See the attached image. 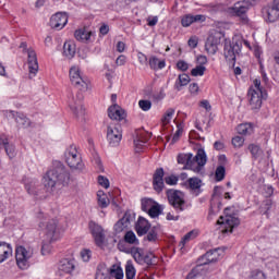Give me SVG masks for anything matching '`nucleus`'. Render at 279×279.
I'll list each match as a JSON object with an SVG mask.
<instances>
[{"label": "nucleus", "mask_w": 279, "mask_h": 279, "mask_svg": "<svg viewBox=\"0 0 279 279\" xmlns=\"http://www.w3.org/2000/svg\"><path fill=\"white\" fill-rule=\"evenodd\" d=\"M71 173L61 161H53L52 168L48 170L44 177V186L50 193L60 191L63 186L69 185Z\"/></svg>", "instance_id": "1"}, {"label": "nucleus", "mask_w": 279, "mask_h": 279, "mask_svg": "<svg viewBox=\"0 0 279 279\" xmlns=\"http://www.w3.org/2000/svg\"><path fill=\"white\" fill-rule=\"evenodd\" d=\"M177 160L179 165H183V169H190L191 171H194V173H201L207 161L206 151L203 148H199L195 157H193V154L191 153H181L178 155Z\"/></svg>", "instance_id": "2"}, {"label": "nucleus", "mask_w": 279, "mask_h": 279, "mask_svg": "<svg viewBox=\"0 0 279 279\" xmlns=\"http://www.w3.org/2000/svg\"><path fill=\"white\" fill-rule=\"evenodd\" d=\"M135 231L137 236H146L144 241H148L149 243H156L158 239V234H160V225L151 227L149 220L145 217L140 216L137 222L135 223Z\"/></svg>", "instance_id": "3"}, {"label": "nucleus", "mask_w": 279, "mask_h": 279, "mask_svg": "<svg viewBox=\"0 0 279 279\" xmlns=\"http://www.w3.org/2000/svg\"><path fill=\"white\" fill-rule=\"evenodd\" d=\"M168 197V202L172 208H174L175 213H184L186 210V199L185 195L180 190H168L166 192Z\"/></svg>", "instance_id": "4"}, {"label": "nucleus", "mask_w": 279, "mask_h": 279, "mask_svg": "<svg viewBox=\"0 0 279 279\" xmlns=\"http://www.w3.org/2000/svg\"><path fill=\"white\" fill-rule=\"evenodd\" d=\"M64 158L70 169H75L76 171H83L84 161H82V156L80 155V153H77V146L71 145L65 150Z\"/></svg>", "instance_id": "5"}, {"label": "nucleus", "mask_w": 279, "mask_h": 279, "mask_svg": "<svg viewBox=\"0 0 279 279\" xmlns=\"http://www.w3.org/2000/svg\"><path fill=\"white\" fill-rule=\"evenodd\" d=\"M70 82L75 88H77V90H81V93H86V90H88V86H90V82L82 75L80 68L77 66H72L70 69Z\"/></svg>", "instance_id": "6"}, {"label": "nucleus", "mask_w": 279, "mask_h": 279, "mask_svg": "<svg viewBox=\"0 0 279 279\" xmlns=\"http://www.w3.org/2000/svg\"><path fill=\"white\" fill-rule=\"evenodd\" d=\"M82 101H84V94H82V92H78L75 95L72 94L68 100L69 108L76 119H84V114H86V109H84Z\"/></svg>", "instance_id": "7"}, {"label": "nucleus", "mask_w": 279, "mask_h": 279, "mask_svg": "<svg viewBox=\"0 0 279 279\" xmlns=\"http://www.w3.org/2000/svg\"><path fill=\"white\" fill-rule=\"evenodd\" d=\"M248 106L253 112H258L263 108V99H267V92H256L254 89H248Z\"/></svg>", "instance_id": "8"}, {"label": "nucleus", "mask_w": 279, "mask_h": 279, "mask_svg": "<svg viewBox=\"0 0 279 279\" xmlns=\"http://www.w3.org/2000/svg\"><path fill=\"white\" fill-rule=\"evenodd\" d=\"M123 138V130L120 124L109 125L107 128V142L110 147H119Z\"/></svg>", "instance_id": "9"}, {"label": "nucleus", "mask_w": 279, "mask_h": 279, "mask_svg": "<svg viewBox=\"0 0 279 279\" xmlns=\"http://www.w3.org/2000/svg\"><path fill=\"white\" fill-rule=\"evenodd\" d=\"M34 256V252L27 251L25 246H17L15 250V260L20 269L29 267V258Z\"/></svg>", "instance_id": "10"}, {"label": "nucleus", "mask_w": 279, "mask_h": 279, "mask_svg": "<svg viewBox=\"0 0 279 279\" xmlns=\"http://www.w3.org/2000/svg\"><path fill=\"white\" fill-rule=\"evenodd\" d=\"M217 225L222 227L221 232H223V233H226V232L232 233V230H234V228H236V227H239L241 225V220L236 216L227 215L225 217L221 216L218 219Z\"/></svg>", "instance_id": "11"}, {"label": "nucleus", "mask_w": 279, "mask_h": 279, "mask_svg": "<svg viewBox=\"0 0 279 279\" xmlns=\"http://www.w3.org/2000/svg\"><path fill=\"white\" fill-rule=\"evenodd\" d=\"M222 36L223 35L220 32H215L214 34L209 35L205 44V49L207 53L215 56V53L219 51V45H221Z\"/></svg>", "instance_id": "12"}, {"label": "nucleus", "mask_w": 279, "mask_h": 279, "mask_svg": "<svg viewBox=\"0 0 279 279\" xmlns=\"http://www.w3.org/2000/svg\"><path fill=\"white\" fill-rule=\"evenodd\" d=\"M88 227L92 235L94 236L96 245H98V247H101V245H104V241L106 240V235L104 234V228H101V226L97 225V222L93 220L89 221Z\"/></svg>", "instance_id": "13"}, {"label": "nucleus", "mask_w": 279, "mask_h": 279, "mask_svg": "<svg viewBox=\"0 0 279 279\" xmlns=\"http://www.w3.org/2000/svg\"><path fill=\"white\" fill-rule=\"evenodd\" d=\"M66 23H69V15L63 12H58L50 19V27H52V29H63L66 26Z\"/></svg>", "instance_id": "14"}, {"label": "nucleus", "mask_w": 279, "mask_h": 279, "mask_svg": "<svg viewBox=\"0 0 279 279\" xmlns=\"http://www.w3.org/2000/svg\"><path fill=\"white\" fill-rule=\"evenodd\" d=\"M241 53V46L239 44H225V58L227 62H236V56Z\"/></svg>", "instance_id": "15"}, {"label": "nucleus", "mask_w": 279, "mask_h": 279, "mask_svg": "<svg viewBox=\"0 0 279 279\" xmlns=\"http://www.w3.org/2000/svg\"><path fill=\"white\" fill-rule=\"evenodd\" d=\"M153 189L156 193H162L165 189V169L158 168L153 174Z\"/></svg>", "instance_id": "16"}, {"label": "nucleus", "mask_w": 279, "mask_h": 279, "mask_svg": "<svg viewBox=\"0 0 279 279\" xmlns=\"http://www.w3.org/2000/svg\"><path fill=\"white\" fill-rule=\"evenodd\" d=\"M233 14L235 16H239L242 19L243 23H247V10H250V3L247 1H241L236 2L232 8H231Z\"/></svg>", "instance_id": "17"}, {"label": "nucleus", "mask_w": 279, "mask_h": 279, "mask_svg": "<svg viewBox=\"0 0 279 279\" xmlns=\"http://www.w3.org/2000/svg\"><path fill=\"white\" fill-rule=\"evenodd\" d=\"M27 58L29 78L32 80V77H36V73H38V58L36 57V51L28 49Z\"/></svg>", "instance_id": "18"}, {"label": "nucleus", "mask_w": 279, "mask_h": 279, "mask_svg": "<svg viewBox=\"0 0 279 279\" xmlns=\"http://www.w3.org/2000/svg\"><path fill=\"white\" fill-rule=\"evenodd\" d=\"M5 117H9V119H15V122L17 123L19 128H29L32 125V121L28 120V118L23 114L15 111H5Z\"/></svg>", "instance_id": "19"}, {"label": "nucleus", "mask_w": 279, "mask_h": 279, "mask_svg": "<svg viewBox=\"0 0 279 279\" xmlns=\"http://www.w3.org/2000/svg\"><path fill=\"white\" fill-rule=\"evenodd\" d=\"M206 21V15L197 14H186L183 15L181 19V25L182 27H191L193 23H204Z\"/></svg>", "instance_id": "20"}, {"label": "nucleus", "mask_w": 279, "mask_h": 279, "mask_svg": "<svg viewBox=\"0 0 279 279\" xmlns=\"http://www.w3.org/2000/svg\"><path fill=\"white\" fill-rule=\"evenodd\" d=\"M58 269L59 276H62V274H73L75 270V260L69 258L61 259Z\"/></svg>", "instance_id": "21"}, {"label": "nucleus", "mask_w": 279, "mask_h": 279, "mask_svg": "<svg viewBox=\"0 0 279 279\" xmlns=\"http://www.w3.org/2000/svg\"><path fill=\"white\" fill-rule=\"evenodd\" d=\"M108 117L113 121H123L125 119V111L119 105L113 104L108 108Z\"/></svg>", "instance_id": "22"}, {"label": "nucleus", "mask_w": 279, "mask_h": 279, "mask_svg": "<svg viewBox=\"0 0 279 279\" xmlns=\"http://www.w3.org/2000/svg\"><path fill=\"white\" fill-rule=\"evenodd\" d=\"M57 228H58V221L52 219L49 220L46 225V236L49 241V243H53V241H56V239H58L56 235L57 233Z\"/></svg>", "instance_id": "23"}, {"label": "nucleus", "mask_w": 279, "mask_h": 279, "mask_svg": "<svg viewBox=\"0 0 279 279\" xmlns=\"http://www.w3.org/2000/svg\"><path fill=\"white\" fill-rule=\"evenodd\" d=\"M125 254H131L134 260L138 263V265H143V258L145 257V251L141 247L132 246L124 251Z\"/></svg>", "instance_id": "24"}, {"label": "nucleus", "mask_w": 279, "mask_h": 279, "mask_svg": "<svg viewBox=\"0 0 279 279\" xmlns=\"http://www.w3.org/2000/svg\"><path fill=\"white\" fill-rule=\"evenodd\" d=\"M219 250L220 248H214L208 251L203 257L202 265H210V263H217L219 260Z\"/></svg>", "instance_id": "25"}, {"label": "nucleus", "mask_w": 279, "mask_h": 279, "mask_svg": "<svg viewBox=\"0 0 279 279\" xmlns=\"http://www.w3.org/2000/svg\"><path fill=\"white\" fill-rule=\"evenodd\" d=\"M90 36H93V32L87 31L86 27L78 28L74 32V37L78 43H89Z\"/></svg>", "instance_id": "26"}, {"label": "nucleus", "mask_w": 279, "mask_h": 279, "mask_svg": "<svg viewBox=\"0 0 279 279\" xmlns=\"http://www.w3.org/2000/svg\"><path fill=\"white\" fill-rule=\"evenodd\" d=\"M25 189L29 195L38 197L40 195V183L37 180H31L25 183Z\"/></svg>", "instance_id": "27"}, {"label": "nucleus", "mask_w": 279, "mask_h": 279, "mask_svg": "<svg viewBox=\"0 0 279 279\" xmlns=\"http://www.w3.org/2000/svg\"><path fill=\"white\" fill-rule=\"evenodd\" d=\"M12 254V246L5 242H0V263H5Z\"/></svg>", "instance_id": "28"}, {"label": "nucleus", "mask_w": 279, "mask_h": 279, "mask_svg": "<svg viewBox=\"0 0 279 279\" xmlns=\"http://www.w3.org/2000/svg\"><path fill=\"white\" fill-rule=\"evenodd\" d=\"M263 14L267 17L268 23H276V20L279 17L278 9H274L272 7L264 8Z\"/></svg>", "instance_id": "29"}, {"label": "nucleus", "mask_w": 279, "mask_h": 279, "mask_svg": "<svg viewBox=\"0 0 279 279\" xmlns=\"http://www.w3.org/2000/svg\"><path fill=\"white\" fill-rule=\"evenodd\" d=\"M75 45L73 41H65L63 45V56L68 58V60H72V58H75Z\"/></svg>", "instance_id": "30"}, {"label": "nucleus", "mask_w": 279, "mask_h": 279, "mask_svg": "<svg viewBox=\"0 0 279 279\" xmlns=\"http://www.w3.org/2000/svg\"><path fill=\"white\" fill-rule=\"evenodd\" d=\"M190 82H191V76H189V74H180L174 84L175 90H182V86H187Z\"/></svg>", "instance_id": "31"}, {"label": "nucleus", "mask_w": 279, "mask_h": 279, "mask_svg": "<svg viewBox=\"0 0 279 279\" xmlns=\"http://www.w3.org/2000/svg\"><path fill=\"white\" fill-rule=\"evenodd\" d=\"M97 197L99 208H108L110 206V198H108V195L104 191H98Z\"/></svg>", "instance_id": "32"}, {"label": "nucleus", "mask_w": 279, "mask_h": 279, "mask_svg": "<svg viewBox=\"0 0 279 279\" xmlns=\"http://www.w3.org/2000/svg\"><path fill=\"white\" fill-rule=\"evenodd\" d=\"M125 278L126 279H134L136 278V268H134V264L132 260H128L125 265Z\"/></svg>", "instance_id": "33"}, {"label": "nucleus", "mask_w": 279, "mask_h": 279, "mask_svg": "<svg viewBox=\"0 0 279 279\" xmlns=\"http://www.w3.org/2000/svg\"><path fill=\"white\" fill-rule=\"evenodd\" d=\"M149 66L154 71H158V69H165L166 62L165 60L159 61L157 57H151L149 59Z\"/></svg>", "instance_id": "34"}, {"label": "nucleus", "mask_w": 279, "mask_h": 279, "mask_svg": "<svg viewBox=\"0 0 279 279\" xmlns=\"http://www.w3.org/2000/svg\"><path fill=\"white\" fill-rule=\"evenodd\" d=\"M197 234L198 232L195 230H192L190 232H187L181 240V242L179 243L181 250L182 247H184V245H186V243H189V241H192V239H197Z\"/></svg>", "instance_id": "35"}, {"label": "nucleus", "mask_w": 279, "mask_h": 279, "mask_svg": "<svg viewBox=\"0 0 279 279\" xmlns=\"http://www.w3.org/2000/svg\"><path fill=\"white\" fill-rule=\"evenodd\" d=\"M187 184H189V189H191V191H199L202 189V181L199 178H190L187 180Z\"/></svg>", "instance_id": "36"}, {"label": "nucleus", "mask_w": 279, "mask_h": 279, "mask_svg": "<svg viewBox=\"0 0 279 279\" xmlns=\"http://www.w3.org/2000/svg\"><path fill=\"white\" fill-rule=\"evenodd\" d=\"M124 241L125 243H129V245H138V238H136V233L134 231H128L124 234Z\"/></svg>", "instance_id": "37"}, {"label": "nucleus", "mask_w": 279, "mask_h": 279, "mask_svg": "<svg viewBox=\"0 0 279 279\" xmlns=\"http://www.w3.org/2000/svg\"><path fill=\"white\" fill-rule=\"evenodd\" d=\"M236 132H238V134H242V135L246 136V134H252V132H254V129L252 128V124L244 123V124L238 125Z\"/></svg>", "instance_id": "38"}, {"label": "nucleus", "mask_w": 279, "mask_h": 279, "mask_svg": "<svg viewBox=\"0 0 279 279\" xmlns=\"http://www.w3.org/2000/svg\"><path fill=\"white\" fill-rule=\"evenodd\" d=\"M248 150L251 151V154H252L253 158H255V160L263 156V149H260V146H258V145L250 144Z\"/></svg>", "instance_id": "39"}, {"label": "nucleus", "mask_w": 279, "mask_h": 279, "mask_svg": "<svg viewBox=\"0 0 279 279\" xmlns=\"http://www.w3.org/2000/svg\"><path fill=\"white\" fill-rule=\"evenodd\" d=\"M130 225L128 222H125L122 218L116 222L114 225V232H117V234H121V232H123V230L128 229Z\"/></svg>", "instance_id": "40"}, {"label": "nucleus", "mask_w": 279, "mask_h": 279, "mask_svg": "<svg viewBox=\"0 0 279 279\" xmlns=\"http://www.w3.org/2000/svg\"><path fill=\"white\" fill-rule=\"evenodd\" d=\"M173 114H175V110L174 109H168L166 111V113L163 114V117L161 118V123L162 125H169Z\"/></svg>", "instance_id": "41"}, {"label": "nucleus", "mask_w": 279, "mask_h": 279, "mask_svg": "<svg viewBox=\"0 0 279 279\" xmlns=\"http://www.w3.org/2000/svg\"><path fill=\"white\" fill-rule=\"evenodd\" d=\"M111 278L123 279V269L119 266H113L110 270Z\"/></svg>", "instance_id": "42"}, {"label": "nucleus", "mask_w": 279, "mask_h": 279, "mask_svg": "<svg viewBox=\"0 0 279 279\" xmlns=\"http://www.w3.org/2000/svg\"><path fill=\"white\" fill-rule=\"evenodd\" d=\"M215 178L217 182H221L226 178V167L225 166H218L216 169Z\"/></svg>", "instance_id": "43"}, {"label": "nucleus", "mask_w": 279, "mask_h": 279, "mask_svg": "<svg viewBox=\"0 0 279 279\" xmlns=\"http://www.w3.org/2000/svg\"><path fill=\"white\" fill-rule=\"evenodd\" d=\"M206 73V66L204 65H197L196 68L192 69L191 75L193 77H202Z\"/></svg>", "instance_id": "44"}, {"label": "nucleus", "mask_w": 279, "mask_h": 279, "mask_svg": "<svg viewBox=\"0 0 279 279\" xmlns=\"http://www.w3.org/2000/svg\"><path fill=\"white\" fill-rule=\"evenodd\" d=\"M147 213L149 217L156 219V217H159L162 211L160 210V205H153Z\"/></svg>", "instance_id": "45"}, {"label": "nucleus", "mask_w": 279, "mask_h": 279, "mask_svg": "<svg viewBox=\"0 0 279 279\" xmlns=\"http://www.w3.org/2000/svg\"><path fill=\"white\" fill-rule=\"evenodd\" d=\"M135 217L136 215L134 214V211H132V209H128L121 219H123V221H125L130 226V223L134 221Z\"/></svg>", "instance_id": "46"}, {"label": "nucleus", "mask_w": 279, "mask_h": 279, "mask_svg": "<svg viewBox=\"0 0 279 279\" xmlns=\"http://www.w3.org/2000/svg\"><path fill=\"white\" fill-rule=\"evenodd\" d=\"M4 149L9 158H14V156H16V150L13 144L7 142V144L4 145Z\"/></svg>", "instance_id": "47"}, {"label": "nucleus", "mask_w": 279, "mask_h": 279, "mask_svg": "<svg viewBox=\"0 0 279 279\" xmlns=\"http://www.w3.org/2000/svg\"><path fill=\"white\" fill-rule=\"evenodd\" d=\"M145 143H147L146 138H141L137 137L136 140H134V145H135V151H141V149H143V145H145Z\"/></svg>", "instance_id": "48"}, {"label": "nucleus", "mask_w": 279, "mask_h": 279, "mask_svg": "<svg viewBox=\"0 0 279 279\" xmlns=\"http://www.w3.org/2000/svg\"><path fill=\"white\" fill-rule=\"evenodd\" d=\"M98 184L102 186V189H110V180L104 175H98Z\"/></svg>", "instance_id": "49"}, {"label": "nucleus", "mask_w": 279, "mask_h": 279, "mask_svg": "<svg viewBox=\"0 0 279 279\" xmlns=\"http://www.w3.org/2000/svg\"><path fill=\"white\" fill-rule=\"evenodd\" d=\"M138 106L144 112L151 110V102L149 100H140Z\"/></svg>", "instance_id": "50"}, {"label": "nucleus", "mask_w": 279, "mask_h": 279, "mask_svg": "<svg viewBox=\"0 0 279 279\" xmlns=\"http://www.w3.org/2000/svg\"><path fill=\"white\" fill-rule=\"evenodd\" d=\"M93 252L88 248H84L81 251V258L84 260V263H88L90 260Z\"/></svg>", "instance_id": "51"}, {"label": "nucleus", "mask_w": 279, "mask_h": 279, "mask_svg": "<svg viewBox=\"0 0 279 279\" xmlns=\"http://www.w3.org/2000/svg\"><path fill=\"white\" fill-rule=\"evenodd\" d=\"M244 143H245V138H243V136H235L232 138L233 147H243Z\"/></svg>", "instance_id": "52"}, {"label": "nucleus", "mask_w": 279, "mask_h": 279, "mask_svg": "<svg viewBox=\"0 0 279 279\" xmlns=\"http://www.w3.org/2000/svg\"><path fill=\"white\" fill-rule=\"evenodd\" d=\"M250 279H267V277L265 276V272L255 270L251 274Z\"/></svg>", "instance_id": "53"}, {"label": "nucleus", "mask_w": 279, "mask_h": 279, "mask_svg": "<svg viewBox=\"0 0 279 279\" xmlns=\"http://www.w3.org/2000/svg\"><path fill=\"white\" fill-rule=\"evenodd\" d=\"M182 132H183L182 128L178 125V130L172 137L171 145H174V143H178V141H180V137L182 136Z\"/></svg>", "instance_id": "54"}, {"label": "nucleus", "mask_w": 279, "mask_h": 279, "mask_svg": "<svg viewBox=\"0 0 279 279\" xmlns=\"http://www.w3.org/2000/svg\"><path fill=\"white\" fill-rule=\"evenodd\" d=\"M151 206V199H142V210L144 213H148Z\"/></svg>", "instance_id": "55"}, {"label": "nucleus", "mask_w": 279, "mask_h": 279, "mask_svg": "<svg viewBox=\"0 0 279 279\" xmlns=\"http://www.w3.org/2000/svg\"><path fill=\"white\" fill-rule=\"evenodd\" d=\"M41 254L43 256H48V254H51V244L45 243L41 245Z\"/></svg>", "instance_id": "56"}, {"label": "nucleus", "mask_w": 279, "mask_h": 279, "mask_svg": "<svg viewBox=\"0 0 279 279\" xmlns=\"http://www.w3.org/2000/svg\"><path fill=\"white\" fill-rule=\"evenodd\" d=\"M250 89H254L255 93H265V90H263V87H260V80L258 78L254 80V86L250 87Z\"/></svg>", "instance_id": "57"}, {"label": "nucleus", "mask_w": 279, "mask_h": 279, "mask_svg": "<svg viewBox=\"0 0 279 279\" xmlns=\"http://www.w3.org/2000/svg\"><path fill=\"white\" fill-rule=\"evenodd\" d=\"M165 182H166V184H170L171 186H173V185L178 184V177H175L173 174L170 177H166Z\"/></svg>", "instance_id": "58"}, {"label": "nucleus", "mask_w": 279, "mask_h": 279, "mask_svg": "<svg viewBox=\"0 0 279 279\" xmlns=\"http://www.w3.org/2000/svg\"><path fill=\"white\" fill-rule=\"evenodd\" d=\"M177 69H179V71H189V63L184 60H180L177 62Z\"/></svg>", "instance_id": "59"}, {"label": "nucleus", "mask_w": 279, "mask_h": 279, "mask_svg": "<svg viewBox=\"0 0 279 279\" xmlns=\"http://www.w3.org/2000/svg\"><path fill=\"white\" fill-rule=\"evenodd\" d=\"M93 162L96 165L99 171H104V165H101V159L99 158V155L94 156Z\"/></svg>", "instance_id": "60"}, {"label": "nucleus", "mask_w": 279, "mask_h": 279, "mask_svg": "<svg viewBox=\"0 0 279 279\" xmlns=\"http://www.w3.org/2000/svg\"><path fill=\"white\" fill-rule=\"evenodd\" d=\"M110 32V26L108 24H102L99 28V34L101 36H108V33Z\"/></svg>", "instance_id": "61"}, {"label": "nucleus", "mask_w": 279, "mask_h": 279, "mask_svg": "<svg viewBox=\"0 0 279 279\" xmlns=\"http://www.w3.org/2000/svg\"><path fill=\"white\" fill-rule=\"evenodd\" d=\"M197 64H199L198 66H204V64L208 63V58H206V56H198L196 59Z\"/></svg>", "instance_id": "62"}, {"label": "nucleus", "mask_w": 279, "mask_h": 279, "mask_svg": "<svg viewBox=\"0 0 279 279\" xmlns=\"http://www.w3.org/2000/svg\"><path fill=\"white\" fill-rule=\"evenodd\" d=\"M198 92H199V85H197V83L190 84V93L192 95H197Z\"/></svg>", "instance_id": "63"}, {"label": "nucleus", "mask_w": 279, "mask_h": 279, "mask_svg": "<svg viewBox=\"0 0 279 279\" xmlns=\"http://www.w3.org/2000/svg\"><path fill=\"white\" fill-rule=\"evenodd\" d=\"M186 279H202V275L197 274V270L193 269L186 277Z\"/></svg>", "instance_id": "64"}]
</instances>
